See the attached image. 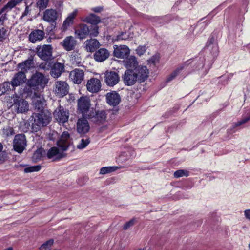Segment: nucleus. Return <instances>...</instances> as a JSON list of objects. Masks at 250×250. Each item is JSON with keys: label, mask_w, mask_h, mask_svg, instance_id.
Here are the masks:
<instances>
[{"label": "nucleus", "mask_w": 250, "mask_h": 250, "mask_svg": "<svg viewBox=\"0 0 250 250\" xmlns=\"http://www.w3.org/2000/svg\"><path fill=\"white\" fill-rule=\"evenodd\" d=\"M32 126L37 129L46 126L50 121L49 116L41 112L40 113H34L32 116Z\"/></svg>", "instance_id": "nucleus-5"}, {"label": "nucleus", "mask_w": 250, "mask_h": 250, "mask_svg": "<svg viewBox=\"0 0 250 250\" xmlns=\"http://www.w3.org/2000/svg\"><path fill=\"white\" fill-rule=\"evenodd\" d=\"M244 215L247 219L250 220V209L244 211Z\"/></svg>", "instance_id": "nucleus-58"}, {"label": "nucleus", "mask_w": 250, "mask_h": 250, "mask_svg": "<svg viewBox=\"0 0 250 250\" xmlns=\"http://www.w3.org/2000/svg\"><path fill=\"white\" fill-rule=\"evenodd\" d=\"M134 70L138 83H141L145 82L148 77L149 70L146 66L138 65Z\"/></svg>", "instance_id": "nucleus-12"}, {"label": "nucleus", "mask_w": 250, "mask_h": 250, "mask_svg": "<svg viewBox=\"0 0 250 250\" xmlns=\"http://www.w3.org/2000/svg\"><path fill=\"white\" fill-rule=\"evenodd\" d=\"M3 145H2V144L1 143H0V152L2 151V149H3Z\"/></svg>", "instance_id": "nucleus-62"}, {"label": "nucleus", "mask_w": 250, "mask_h": 250, "mask_svg": "<svg viewBox=\"0 0 250 250\" xmlns=\"http://www.w3.org/2000/svg\"><path fill=\"white\" fill-rule=\"evenodd\" d=\"M90 101L86 97H82L78 100V109L83 118H86L91 111Z\"/></svg>", "instance_id": "nucleus-6"}, {"label": "nucleus", "mask_w": 250, "mask_h": 250, "mask_svg": "<svg viewBox=\"0 0 250 250\" xmlns=\"http://www.w3.org/2000/svg\"><path fill=\"white\" fill-rule=\"evenodd\" d=\"M4 250H12V248L10 247V248H8V249H4Z\"/></svg>", "instance_id": "nucleus-63"}, {"label": "nucleus", "mask_w": 250, "mask_h": 250, "mask_svg": "<svg viewBox=\"0 0 250 250\" xmlns=\"http://www.w3.org/2000/svg\"><path fill=\"white\" fill-rule=\"evenodd\" d=\"M11 81L6 82L3 83L2 86L0 87V89L2 93H5L6 92L9 91L11 89Z\"/></svg>", "instance_id": "nucleus-45"}, {"label": "nucleus", "mask_w": 250, "mask_h": 250, "mask_svg": "<svg viewBox=\"0 0 250 250\" xmlns=\"http://www.w3.org/2000/svg\"><path fill=\"white\" fill-rule=\"evenodd\" d=\"M167 17H150L148 16V19L154 22L155 25L164 23Z\"/></svg>", "instance_id": "nucleus-36"}, {"label": "nucleus", "mask_w": 250, "mask_h": 250, "mask_svg": "<svg viewBox=\"0 0 250 250\" xmlns=\"http://www.w3.org/2000/svg\"><path fill=\"white\" fill-rule=\"evenodd\" d=\"M8 159L7 153L6 151L0 152V164H2Z\"/></svg>", "instance_id": "nucleus-49"}, {"label": "nucleus", "mask_w": 250, "mask_h": 250, "mask_svg": "<svg viewBox=\"0 0 250 250\" xmlns=\"http://www.w3.org/2000/svg\"><path fill=\"white\" fill-rule=\"evenodd\" d=\"M91 10L95 13H100L103 10V7L98 6L92 8Z\"/></svg>", "instance_id": "nucleus-56"}, {"label": "nucleus", "mask_w": 250, "mask_h": 250, "mask_svg": "<svg viewBox=\"0 0 250 250\" xmlns=\"http://www.w3.org/2000/svg\"><path fill=\"white\" fill-rule=\"evenodd\" d=\"M17 5V4L14 0H11L2 8L1 9L2 10V12H5L7 13Z\"/></svg>", "instance_id": "nucleus-39"}, {"label": "nucleus", "mask_w": 250, "mask_h": 250, "mask_svg": "<svg viewBox=\"0 0 250 250\" xmlns=\"http://www.w3.org/2000/svg\"><path fill=\"white\" fill-rule=\"evenodd\" d=\"M81 57L78 51H73L71 54V60L73 64L79 65L81 63Z\"/></svg>", "instance_id": "nucleus-38"}, {"label": "nucleus", "mask_w": 250, "mask_h": 250, "mask_svg": "<svg viewBox=\"0 0 250 250\" xmlns=\"http://www.w3.org/2000/svg\"><path fill=\"white\" fill-rule=\"evenodd\" d=\"M156 61H158V59H157L156 57H152V58L150 59V61L152 63H154V64L155 63Z\"/></svg>", "instance_id": "nucleus-59"}, {"label": "nucleus", "mask_w": 250, "mask_h": 250, "mask_svg": "<svg viewBox=\"0 0 250 250\" xmlns=\"http://www.w3.org/2000/svg\"><path fill=\"white\" fill-rule=\"evenodd\" d=\"M204 51L206 53H209L211 55L210 58L212 61L218 55L219 52L218 47L215 42V39L213 37H210L208 40L207 44L204 48Z\"/></svg>", "instance_id": "nucleus-9"}, {"label": "nucleus", "mask_w": 250, "mask_h": 250, "mask_svg": "<svg viewBox=\"0 0 250 250\" xmlns=\"http://www.w3.org/2000/svg\"><path fill=\"white\" fill-rule=\"evenodd\" d=\"M37 55L42 60L48 62L53 59V47L49 44L38 45L36 48Z\"/></svg>", "instance_id": "nucleus-4"}, {"label": "nucleus", "mask_w": 250, "mask_h": 250, "mask_svg": "<svg viewBox=\"0 0 250 250\" xmlns=\"http://www.w3.org/2000/svg\"><path fill=\"white\" fill-rule=\"evenodd\" d=\"M83 21L87 23L90 24L89 25L90 27L95 26L98 28V31H99V26L97 24L101 22V19L99 16L91 13L86 16Z\"/></svg>", "instance_id": "nucleus-30"}, {"label": "nucleus", "mask_w": 250, "mask_h": 250, "mask_svg": "<svg viewBox=\"0 0 250 250\" xmlns=\"http://www.w3.org/2000/svg\"><path fill=\"white\" fill-rule=\"evenodd\" d=\"M84 47L87 52H94L100 47V44L96 39L91 38L84 42Z\"/></svg>", "instance_id": "nucleus-21"}, {"label": "nucleus", "mask_w": 250, "mask_h": 250, "mask_svg": "<svg viewBox=\"0 0 250 250\" xmlns=\"http://www.w3.org/2000/svg\"><path fill=\"white\" fill-rule=\"evenodd\" d=\"M48 82V79L43 74L37 72L27 82V85L32 89L39 90L43 89Z\"/></svg>", "instance_id": "nucleus-2"}, {"label": "nucleus", "mask_w": 250, "mask_h": 250, "mask_svg": "<svg viewBox=\"0 0 250 250\" xmlns=\"http://www.w3.org/2000/svg\"><path fill=\"white\" fill-rule=\"evenodd\" d=\"M123 64L126 70L135 69L139 65L137 59L134 56H130L124 59Z\"/></svg>", "instance_id": "nucleus-26"}, {"label": "nucleus", "mask_w": 250, "mask_h": 250, "mask_svg": "<svg viewBox=\"0 0 250 250\" xmlns=\"http://www.w3.org/2000/svg\"><path fill=\"white\" fill-rule=\"evenodd\" d=\"M104 78L105 83L109 86L117 84L120 79L118 74L115 71H106L104 74Z\"/></svg>", "instance_id": "nucleus-14"}, {"label": "nucleus", "mask_w": 250, "mask_h": 250, "mask_svg": "<svg viewBox=\"0 0 250 250\" xmlns=\"http://www.w3.org/2000/svg\"><path fill=\"white\" fill-rule=\"evenodd\" d=\"M86 118H80L77 123V130L80 134H85L88 132L90 127Z\"/></svg>", "instance_id": "nucleus-24"}, {"label": "nucleus", "mask_w": 250, "mask_h": 250, "mask_svg": "<svg viewBox=\"0 0 250 250\" xmlns=\"http://www.w3.org/2000/svg\"><path fill=\"white\" fill-rule=\"evenodd\" d=\"M34 106L36 109H37L38 110L41 111H42V110L44 108V102L43 100H42L41 99H37L34 101Z\"/></svg>", "instance_id": "nucleus-42"}, {"label": "nucleus", "mask_w": 250, "mask_h": 250, "mask_svg": "<svg viewBox=\"0 0 250 250\" xmlns=\"http://www.w3.org/2000/svg\"><path fill=\"white\" fill-rule=\"evenodd\" d=\"M210 16L204 17L200 20L197 24V27L201 30V32L203 31L206 27L210 23Z\"/></svg>", "instance_id": "nucleus-34"}, {"label": "nucleus", "mask_w": 250, "mask_h": 250, "mask_svg": "<svg viewBox=\"0 0 250 250\" xmlns=\"http://www.w3.org/2000/svg\"><path fill=\"white\" fill-rule=\"evenodd\" d=\"M77 14V11L75 10L73 12L71 13L64 21L62 25L63 29H66L73 22V20Z\"/></svg>", "instance_id": "nucleus-33"}, {"label": "nucleus", "mask_w": 250, "mask_h": 250, "mask_svg": "<svg viewBox=\"0 0 250 250\" xmlns=\"http://www.w3.org/2000/svg\"><path fill=\"white\" fill-rule=\"evenodd\" d=\"M32 3H31L29 5H28L27 3H26V7L24 11L22 13V15L21 16V18L28 15L30 13L31 10L29 9V7L32 5Z\"/></svg>", "instance_id": "nucleus-53"}, {"label": "nucleus", "mask_w": 250, "mask_h": 250, "mask_svg": "<svg viewBox=\"0 0 250 250\" xmlns=\"http://www.w3.org/2000/svg\"><path fill=\"white\" fill-rule=\"evenodd\" d=\"M14 106L17 113H24L28 110L29 105L24 100H20L14 103Z\"/></svg>", "instance_id": "nucleus-31"}, {"label": "nucleus", "mask_w": 250, "mask_h": 250, "mask_svg": "<svg viewBox=\"0 0 250 250\" xmlns=\"http://www.w3.org/2000/svg\"><path fill=\"white\" fill-rule=\"evenodd\" d=\"M86 87L89 92L97 93L101 89V84L100 81L97 78H91L87 81Z\"/></svg>", "instance_id": "nucleus-22"}, {"label": "nucleus", "mask_w": 250, "mask_h": 250, "mask_svg": "<svg viewBox=\"0 0 250 250\" xmlns=\"http://www.w3.org/2000/svg\"><path fill=\"white\" fill-rule=\"evenodd\" d=\"M106 99L107 103L113 106H116L120 102V96L115 91L107 93L106 95Z\"/></svg>", "instance_id": "nucleus-27"}, {"label": "nucleus", "mask_w": 250, "mask_h": 250, "mask_svg": "<svg viewBox=\"0 0 250 250\" xmlns=\"http://www.w3.org/2000/svg\"><path fill=\"white\" fill-rule=\"evenodd\" d=\"M7 13L2 12V10L0 11V25H3L4 21L7 20Z\"/></svg>", "instance_id": "nucleus-50"}, {"label": "nucleus", "mask_w": 250, "mask_h": 250, "mask_svg": "<svg viewBox=\"0 0 250 250\" xmlns=\"http://www.w3.org/2000/svg\"><path fill=\"white\" fill-rule=\"evenodd\" d=\"M53 115L60 124H63L68 122L69 113L68 110L60 105L54 111Z\"/></svg>", "instance_id": "nucleus-8"}, {"label": "nucleus", "mask_w": 250, "mask_h": 250, "mask_svg": "<svg viewBox=\"0 0 250 250\" xmlns=\"http://www.w3.org/2000/svg\"><path fill=\"white\" fill-rule=\"evenodd\" d=\"M86 118L97 124L102 123L105 121L106 114L104 110L96 111L92 108L91 112Z\"/></svg>", "instance_id": "nucleus-10"}, {"label": "nucleus", "mask_w": 250, "mask_h": 250, "mask_svg": "<svg viewBox=\"0 0 250 250\" xmlns=\"http://www.w3.org/2000/svg\"><path fill=\"white\" fill-rule=\"evenodd\" d=\"M64 69V65L59 62L54 64L50 71V75L54 78L59 77L63 73Z\"/></svg>", "instance_id": "nucleus-28"}, {"label": "nucleus", "mask_w": 250, "mask_h": 250, "mask_svg": "<svg viewBox=\"0 0 250 250\" xmlns=\"http://www.w3.org/2000/svg\"><path fill=\"white\" fill-rule=\"evenodd\" d=\"M75 33L79 39L83 40L88 36L97 37L99 32L98 31V28L95 26L90 27L87 24L81 23L75 28Z\"/></svg>", "instance_id": "nucleus-3"}, {"label": "nucleus", "mask_w": 250, "mask_h": 250, "mask_svg": "<svg viewBox=\"0 0 250 250\" xmlns=\"http://www.w3.org/2000/svg\"><path fill=\"white\" fill-rule=\"evenodd\" d=\"M70 134L67 131L63 132L60 139L57 142V145L62 151H66L70 146Z\"/></svg>", "instance_id": "nucleus-15"}, {"label": "nucleus", "mask_w": 250, "mask_h": 250, "mask_svg": "<svg viewBox=\"0 0 250 250\" xmlns=\"http://www.w3.org/2000/svg\"><path fill=\"white\" fill-rule=\"evenodd\" d=\"M53 244V240L52 239H50L45 243H43L40 247L41 249H44L45 250H47L49 249L50 247H51Z\"/></svg>", "instance_id": "nucleus-47"}, {"label": "nucleus", "mask_w": 250, "mask_h": 250, "mask_svg": "<svg viewBox=\"0 0 250 250\" xmlns=\"http://www.w3.org/2000/svg\"><path fill=\"white\" fill-rule=\"evenodd\" d=\"M27 146L25 135L23 134L16 135L13 140L14 150L19 153H21Z\"/></svg>", "instance_id": "nucleus-7"}, {"label": "nucleus", "mask_w": 250, "mask_h": 250, "mask_svg": "<svg viewBox=\"0 0 250 250\" xmlns=\"http://www.w3.org/2000/svg\"><path fill=\"white\" fill-rule=\"evenodd\" d=\"M45 36L44 32L43 30L37 29L34 30L31 32L29 36V41L35 43L37 41L42 40Z\"/></svg>", "instance_id": "nucleus-29"}, {"label": "nucleus", "mask_w": 250, "mask_h": 250, "mask_svg": "<svg viewBox=\"0 0 250 250\" xmlns=\"http://www.w3.org/2000/svg\"><path fill=\"white\" fill-rule=\"evenodd\" d=\"M69 86L64 81H57L55 83L54 91L58 96L64 97L68 93Z\"/></svg>", "instance_id": "nucleus-13"}, {"label": "nucleus", "mask_w": 250, "mask_h": 250, "mask_svg": "<svg viewBox=\"0 0 250 250\" xmlns=\"http://www.w3.org/2000/svg\"><path fill=\"white\" fill-rule=\"evenodd\" d=\"M58 17L57 11L53 9H48L44 11L43 15V19L49 23L56 22Z\"/></svg>", "instance_id": "nucleus-23"}, {"label": "nucleus", "mask_w": 250, "mask_h": 250, "mask_svg": "<svg viewBox=\"0 0 250 250\" xmlns=\"http://www.w3.org/2000/svg\"><path fill=\"white\" fill-rule=\"evenodd\" d=\"M189 175V171L186 169H179L174 173V176L176 178L181 177H188Z\"/></svg>", "instance_id": "nucleus-40"}, {"label": "nucleus", "mask_w": 250, "mask_h": 250, "mask_svg": "<svg viewBox=\"0 0 250 250\" xmlns=\"http://www.w3.org/2000/svg\"><path fill=\"white\" fill-rule=\"evenodd\" d=\"M34 62L32 58H29L28 59L25 60L22 63H20L18 64L19 68H21L22 71H27V70L34 67Z\"/></svg>", "instance_id": "nucleus-32"}, {"label": "nucleus", "mask_w": 250, "mask_h": 250, "mask_svg": "<svg viewBox=\"0 0 250 250\" xmlns=\"http://www.w3.org/2000/svg\"><path fill=\"white\" fill-rule=\"evenodd\" d=\"M134 224V220L131 219L129 221L126 222L123 226V229L125 230L127 229L130 227L132 226Z\"/></svg>", "instance_id": "nucleus-54"}, {"label": "nucleus", "mask_w": 250, "mask_h": 250, "mask_svg": "<svg viewBox=\"0 0 250 250\" xmlns=\"http://www.w3.org/2000/svg\"><path fill=\"white\" fill-rule=\"evenodd\" d=\"M49 0H37V7L39 8L40 11L45 9L49 3Z\"/></svg>", "instance_id": "nucleus-41"}, {"label": "nucleus", "mask_w": 250, "mask_h": 250, "mask_svg": "<svg viewBox=\"0 0 250 250\" xmlns=\"http://www.w3.org/2000/svg\"><path fill=\"white\" fill-rule=\"evenodd\" d=\"M46 156L48 159H53L54 161H58L64 157L65 154L60 152L57 147L53 146L47 151Z\"/></svg>", "instance_id": "nucleus-19"}, {"label": "nucleus", "mask_w": 250, "mask_h": 250, "mask_svg": "<svg viewBox=\"0 0 250 250\" xmlns=\"http://www.w3.org/2000/svg\"><path fill=\"white\" fill-rule=\"evenodd\" d=\"M244 49H245V48L246 47L247 48H248V49H249L250 50V43L248 44H247L246 46H244Z\"/></svg>", "instance_id": "nucleus-60"}, {"label": "nucleus", "mask_w": 250, "mask_h": 250, "mask_svg": "<svg viewBox=\"0 0 250 250\" xmlns=\"http://www.w3.org/2000/svg\"><path fill=\"white\" fill-rule=\"evenodd\" d=\"M109 56L110 52L107 49L101 48L95 52L93 58L96 62H101L107 59Z\"/></svg>", "instance_id": "nucleus-16"}, {"label": "nucleus", "mask_w": 250, "mask_h": 250, "mask_svg": "<svg viewBox=\"0 0 250 250\" xmlns=\"http://www.w3.org/2000/svg\"><path fill=\"white\" fill-rule=\"evenodd\" d=\"M138 250H142V249H139Z\"/></svg>", "instance_id": "nucleus-64"}, {"label": "nucleus", "mask_w": 250, "mask_h": 250, "mask_svg": "<svg viewBox=\"0 0 250 250\" xmlns=\"http://www.w3.org/2000/svg\"><path fill=\"white\" fill-rule=\"evenodd\" d=\"M5 31L6 30L4 28L2 27V28H0V40H1L4 38Z\"/></svg>", "instance_id": "nucleus-57"}, {"label": "nucleus", "mask_w": 250, "mask_h": 250, "mask_svg": "<svg viewBox=\"0 0 250 250\" xmlns=\"http://www.w3.org/2000/svg\"><path fill=\"white\" fill-rule=\"evenodd\" d=\"M118 169H119V167L117 166L103 167L101 168L100 173L101 174H106L115 171Z\"/></svg>", "instance_id": "nucleus-37"}, {"label": "nucleus", "mask_w": 250, "mask_h": 250, "mask_svg": "<svg viewBox=\"0 0 250 250\" xmlns=\"http://www.w3.org/2000/svg\"><path fill=\"white\" fill-rule=\"evenodd\" d=\"M41 168V167L40 165H36L34 166H30L26 167L24 169L25 173H30L33 172L39 171Z\"/></svg>", "instance_id": "nucleus-44"}, {"label": "nucleus", "mask_w": 250, "mask_h": 250, "mask_svg": "<svg viewBox=\"0 0 250 250\" xmlns=\"http://www.w3.org/2000/svg\"><path fill=\"white\" fill-rule=\"evenodd\" d=\"M90 139L89 138L82 139L80 143L77 145V148L79 149H83L85 148L90 143Z\"/></svg>", "instance_id": "nucleus-43"}, {"label": "nucleus", "mask_w": 250, "mask_h": 250, "mask_svg": "<svg viewBox=\"0 0 250 250\" xmlns=\"http://www.w3.org/2000/svg\"><path fill=\"white\" fill-rule=\"evenodd\" d=\"M137 78L136 73L132 69L126 70L122 76L124 83L127 86H132L138 82Z\"/></svg>", "instance_id": "nucleus-11"}, {"label": "nucleus", "mask_w": 250, "mask_h": 250, "mask_svg": "<svg viewBox=\"0 0 250 250\" xmlns=\"http://www.w3.org/2000/svg\"><path fill=\"white\" fill-rule=\"evenodd\" d=\"M42 157V149L37 150L33 155V159L36 161L41 160Z\"/></svg>", "instance_id": "nucleus-46"}, {"label": "nucleus", "mask_w": 250, "mask_h": 250, "mask_svg": "<svg viewBox=\"0 0 250 250\" xmlns=\"http://www.w3.org/2000/svg\"><path fill=\"white\" fill-rule=\"evenodd\" d=\"M69 79L75 84L81 83L84 79V72L80 69H75L69 74Z\"/></svg>", "instance_id": "nucleus-17"}, {"label": "nucleus", "mask_w": 250, "mask_h": 250, "mask_svg": "<svg viewBox=\"0 0 250 250\" xmlns=\"http://www.w3.org/2000/svg\"><path fill=\"white\" fill-rule=\"evenodd\" d=\"M136 53L139 56H141L144 54V53L146 51V46L145 45L144 46H139L136 50Z\"/></svg>", "instance_id": "nucleus-52"}, {"label": "nucleus", "mask_w": 250, "mask_h": 250, "mask_svg": "<svg viewBox=\"0 0 250 250\" xmlns=\"http://www.w3.org/2000/svg\"><path fill=\"white\" fill-rule=\"evenodd\" d=\"M114 48V56L118 58H126L130 53L129 48L126 45H120V46L115 45Z\"/></svg>", "instance_id": "nucleus-20"}, {"label": "nucleus", "mask_w": 250, "mask_h": 250, "mask_svg": "<svg viewBox=\"0 0 250 250\" xmlns=\"http://www.w3.org/2000/svg\"><path fill=\"white\" fill-rule=\"evenodd\" d=\"M250 120V115L248 117L244 118L243 119L241 120L240 121H238L237 122L234 123L233 125H232V128L228 129L229 132L230 133H232L233 132H235V129L236 127H238V126L241 125H242L247 123Z\"/></svg>", "instance_id": "nucleus-35"}, {"label": "nucleus", "mask_w": 250, "mask_h": 250, "mask_svg": "<svg viewBox=\"0 0 250 250\" xmlns=\"http://www.w3.org/2000/svg\"><path fill=\"white\" fill-rule=\"evenodd\" d=\"M26 80V77L24 71L18 72L16 73L11 80V84L13 88L23 83Z\"/></svg>", "instance_id": "nucleus-18"}, {"label": "nucleus", "mask_w": 250, "mask_h": 250, "mask_svg": "<svg viewBox=\"0 0 250 250\" xmlns=\"http://www.w3.org/2000/svg\"><path fill=\"white\" fill-rule=\"evenodd\" d=\"M61 44L65 50L70 51L75 49L77 44V41L75 39L74 37L70 36L66 37L63 40Z\"/></svg>", "instance_id": "nucleus-25"}, {"label": "nucleus", "mask_w": 250, "mask_h": 250, "mask_svg": "<svg viewBox=\"0 0 250 250\" xmlns=\"http://www.w3.org/2000/svg\"><path fill=\"white\" fill-rule=\"evenodd\" d=\"M17 4L22 1L23 0H14Z\"/></svg>", "instance_id": "nucleus-61"}, {"label": "nucleus", "mask_w": 250, "mask_h": 250, "mask_svg": "<svg viewBox=\"0 0 250 250\" xmlns=\"http://www.w3.org/2000/svg\"><path fill=\"white\" fill-rule=\"evenodd\" d=\"M50 66L46 62L41 63L39 66V68L44 70H48L49 69Z\"/></svg>", "instance_id": "nucleus-55"}, {"label": "nucleus", "mask_w": 250, "mask_h": 250, "mask_svg": "<svg viewBox=\"0 0 250 250\" xmlns=\"http://www.w3.org/2000/svg\"><path fill=\"white\" fill-rule=\"evenodd\" d=\"M203 62L204 59L201 58H200L198 61L196 59H190L188 60L183 64L179 65L174 71L167 76L166 80V83H169L174 79L183 69L188 68L189 65L193 66L194 70H197L201 69V75L205 76L208 73L212 64L211 63H209L207 66V68H205V70H204L203 67L204 65L203 64Z\"/></svg>", "instance_id": "nucleus-1"}, {"label": "nucleus", "mask_w": 250, "mask_h": 250, "mask_svg": "<svg viewBox=\"0 0 250 250\" xmlns=\"http://www.w3.org/2000/svg\"><path fill=\"white\" fill-rule=\"evenodd\" d=\"M3 133L7 136L13 135L14 134V129L10 126H8L6 128L3 129Z\"/></svg>", "instance_id": "nucleus-51"}, {"label": "nucleus", "mask_w": 250, "mask_h": 250, "mask_svg": "<svg viewBox=\"0 0 250 250\" xmlns=\"http://www.w3.org/2000/svg\"><path fill=\"white\" fill-rule=\"evenodd\" d=\"M129 35L126 32H122L116 36L115 40H125L128 39Z\"/></svg>", "instance_id": "nucleus-48"}]
</instances>
